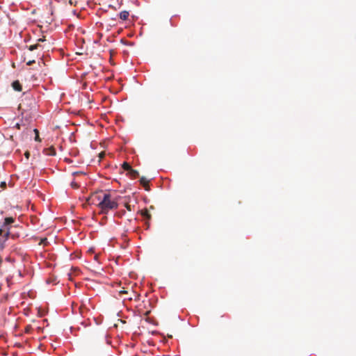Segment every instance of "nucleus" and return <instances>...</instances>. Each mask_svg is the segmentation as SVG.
<instances>
[{"label":"nucleus","mask_w":356,"mask_h":356,"mask_svg":"<svg viewBox=\"0 0 356 356\" xmlns=\"http://www.w3.org/2000/svg\"><path fill=\"white\" fill-rule=\"evenodd\" d=\"M95 197L99 201L98 207L101 209L102 213H107L109 210L115 209L118 207V203L111 200V195L109 193H103V196L98 195Z\"/></svg>","instance_id":"f257e3e1"},{"label":"nucleus","mask_w":356,"mask_h":356,"mask_svg":"<svg viewBox=\"0 0 356 356\" xmlns=\"http://www.w3.org/2000/svg\"><path fill=\"white\" fill-rule=\"evenodd\" d=\"M15 219L12 217H6L1 224L0 228L5 230H10L11 225L14 222Z\"/></svg>","instance_id":"f03ea898"},{"label":"nucleus","mask_w":356,"mask_h":356,"mask_svg":"<svg viewBox=\"0 0 356 356\" xmlns=\"http://www.w3.org/2000/svg\"><path fill=\"white\" fill-rule=\"evenodd\" d=\"M3 238L0 237V248L1 250H3L4 248V243L8 239L10 232V230L3 229Z\"/></svg>","instance_id":"7ed1b4c3"},{"label":"nucleus","mask_w":356,"mask_h":356,"mask_svg":"<svg viewBox=\"0 0 356 356\" xmlns=\"http://www.w3.org/2000/svg\"><path fill=\"white\" fill-rule=\"evenodd\" d=\"M12 87L15 91L20 92L22 90V86L19 81H14L12 83Z\"/></svg>","instance_id":"20e7f679"},{"label":"nucleus","mask_w":356,"mask_h":356,"mask_svg":"<svg viewBox=\"0 0 356 356\" xmlns=\"http://www.w3.org/2000/svg\"><path fill=\"white\" fill-rule=\"evenodd\" d=\"M129 13L127 10H123L120 13L119 16L120 18L122 20H127L129 17Z\"/></svg>","instance_id":"39448f33"},{"label":"nucleus","mask_w":356,"mask_h":356,"mask_svg":"<svg viewBox=\"0 0 356 356\" xmlns=\"http://www.w3.org/2000/svg\"><path fill=\"white\" fill-rule=\"evenodd\" d=\"M129 168H130V170H129L130 176L133 179H136L139 177V172L137 170H134V169L131 168L130 167H129Z\"/></svg>","instance_id":"423d86ee"},{"label":"nucleus","mask_w":356,"mask_h":356,"mask_svg":"<svg viewBox=\"0 0 356 356\" xmlns=\"http://www.w3.org/2000/svg\"><path fill=\"white\" fill-rule=\"evenodd\" d=\"M38 47H39V44H35L30 45V46L28 47V49H29V50H30V51H34V50L37 49Z\"/></svg>","instance_id":"0eeeda50"},{"label":"nucleus","mask_w":356,"mask_h":356,"mask_svg":"<svg viewBox=\"0 0 356 356\" xmlns=\"http://www.w3.org/2000/svg\"><path fill=\"white\" fill-rule=\"evenodd\" d=\"M70 186L73 188H78L79 187V184L75 181H71L70 183Z\"/></svg>","instance_id":"6e6552de"},{"label":"nucleus","mask_w":356,"mask_h":356,"mask_svg":"<svg viewBox=\"0 0 356 356\" xmlns=\"http://www.w3.org/2000/svg\"><path fill=\"white\" fill-rule=\"evenodd\" d=\"M140 182L141 184L144 185L148 182V180L145 177H142L140 179Z\"/></svg>","instance_id":"1a4fd4ad"},{"label":"nucleus","mask_w":356,"mask_h":356,"mask_svg":"<svg viewBox=\"0 0 356 356\" xmlns=\"http://www.w3.org/2000/svg\"><path fill=\"white\" fill-rule=\"evenodd\" d=\"M35 60H29L27 63H26V65H31L32 64L35 63Z\"/></svg>","instance_id":"9d476101"},{"label":"nucleus","mask_w":356,"mask_h":356,"mask_svg":"<svg viewBox=\"0 0 356 356\" xmlns=\"http://www.w3.org/2000/svg\"><path fill=\"white\" fill-rule=\"evenodd\" d=\"M79 174H83V172H74L72 173V175L75 176V175H79Z\"/></svg>","instance_id":"9b49d317"},{"label":"nucleus","mask_w":356,"mask_h":356,"mask_svg":"<svg viewBox=\"0 0 356 356\" xmlns=\"http://www.w3.org/2000/svg\"><path fill=\"white\" fill-rule=\"evenodd\" d=\"M31 329V326H30V325L27 326V327H26V332L29 333Z\"/></svg>","instance_id":"f8f14e48"},{"label":"nucleus","mask_w":356,"mask_h":356,"mask_svg":"<svg viewBox=\"0 0 356 356\" xmlns=\"http://www.w3.org/2000/svg\"><path fill=\"white\" fill-rule=\"evenodd\" d=\"M3 229L0 228V237L1 238H3Z\"/></svg>","instance_id":"ddd939ff"},{"label":"nucleus","mask_w":356,"mask_h":356,"mask_svg":"<svg viewBox=\"0 0 356 356\" xmlns=\"http://www.w3.org/2000/svg\"><path fill=\"white\" fill-rule=\"evenodd\" d=\"M145 218H147V219H149V218H150V214H149V213H146V217H145Z\"/></svg>","instance_id":"4468645a"},{"label":"nucleus","mask_w":356,"mask_h":356,"mask_svg":"<svg viewBox=\"0 0 356 356\" xmlns=\"http://www.w3.org/2000/svg\"><path fill=\"white\" fill-rule=\"evenodd\" d=\"M121 293H127L126 291H122Z\"/></svg>","instance_id":"2eb2a0df"}]
</instances>
